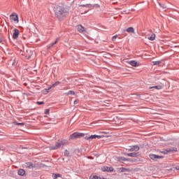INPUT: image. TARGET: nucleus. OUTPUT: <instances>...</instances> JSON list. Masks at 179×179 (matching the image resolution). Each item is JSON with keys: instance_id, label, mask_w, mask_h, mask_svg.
<instances>
[{"instance_id": "obj_1", "label": "nucleus", "mask_w": 179, "mask_h": 179, "mask_svg": "<svg viewBox=\"0 0 179 179\" xmlns=\"http://www.w3.org/2000/svg\"><path fill=\"white\" fill-rule=\"evenodd\" d=\"M55 13L57 17H63V16H66V10L62 6H57L55 8Z\"/></svg>"}, {"instance_id": "obj_2", "label": "nucleus", "mask_w": 179, "mask_h": 179, "mask_svg": "<svg viewBox=\"0 0 179 179\" xmlns=\"http://www.w3.org/2000/svg\"><path fill=\"white\" fill-rule=\"evenodd\" d=\"M69 142L66 140H59L57 142H56L55 145H52L50 147V150H57V149H59V148L62 146H66V145H69Z\"/></svg>"}, {"instance_id": "obj_3", "label": "nucleus", "mask_w": 179, "mask_h": 179, "mask_svg": "<svg viewBox=\"0 0 179 179\" xmlns=\"http://www.w3.org/2000/svg\"><path fill=\"white\" fill-rule=\"evenodd\" d=\"M83 136H85V134L76 132L70 135L69 139H78V138H83Z\"/></svg>"}, {"instance_id": "obj_4", "label": "nucleus", "mask_w": 179, "mask_h": 179, "mask_svg": "<svg viewBox=\"0 0 179 179\" xmlns=\"http://www.w3.org/2000/svg\"><path fill=\"white\" fill-rule=\"evenodd\" d=\"M101 138H103V136L94 134L91 136H87L85 137V139L86 141H90L93 139H101Z\"/></svg>"}, {"instance_id": "obj_5", "label": "nucleus", "mask_w": 179, "mask_h": 179, "mask_svg": "<svg viewBox=\"0 0 179 179\" xmlns=\"http://www.w3.org/2000/svg\"><path fill=\"white\" fill-rule=\"evenodd\" d=\"M10 19L15 23H19V15L16 13L11 14L10 16Z\"/></svg>"}, {"instance_id": "obj_6", "label": "nucleus", "mask_w": 179, "mask_h": 179, "mask_svg": "<svg viewBox=\"0 0 179 179\" xmlns=\"http://www.w3.org/2000/svg\"><path fill=\"white\" fill-rule=\"evenodd\" d=\"M20 33V32L19 31V29H14L13 33V38H14V40H16L17 38H18Z\"/></svg>"}, {"instance_id": "obj_7", "label": "nucleus", "mask_w": 179, "mask_h": 179, "mask_svg": "<svg viewBox=\"0 0 179 179\" xmlns=\"http://www.w3.org/2000/svg\"><path fill=\"white\" fill-rule=\"evenodd\" d=\"M140 148L138 145H133L130 148L127 149L129 152H138Z\"/></svg>"}, {"instance_id": "obj_8", "label": "nucleus", "mask_w": 179, "mask_h": 179, "mask_svg": "<svg viewBox=\"0 0 179 179\" xmlns=\"http://www.w3.org/2000/svg\"><path fill=\"white\" fill-rule=\"evenodd\" d=\"M150 159L152 160H157V159H163V156H159L157 155H149Z\"/></svg>"}, {"instance_id": "obj_9", "label": "nucleus", "mask_w": 179, "mask_h": 179, "mask_svg": "<svg viewBox=\"0 0 179 179\" xmlns=\"http://www.w3.org/2000/svg\"><path fill=\"white\" fill-rule=\"evenodd\" d=\"M125 155L128 156L129 157H138V156H139V152H134L131 153L125 154Z\"/></svg>"}, {"instance_id": "obj_10", "label": "nucleus", "mask_w": 179, "mask_h": 179, "mask_svg": "<svg viewBox=\"0 0 179 179\" xmlns=\"http://www.w3.org/2000/svg\"><path fill=\"white\" fill-rule=\"evenodd\" d=\"M76 29L79 33H83L85 31V28L82 25H77Z\"/></svg>"}, {"instance_id": "obj_11", "label": "nucleus", "mask_w": 179, "mask_h": 179, "mask_svg": "<svg viewBox=\"0 0 179 179\" xmlns=\"http://www.w3.org/2000/svg\"><path fill=\"white\" fill-rule=\"evenodd\" d=\"M166 151L167 152V153H173V152H177V148H167Z\"/></svg>"}, {"instance_id": "obj_12", "label": "nucleus", "mask_w": 179, "mask_h": 179, "mask_svg": "<svg viewBox=\"0 0 179 179\" xmlns=\"http://www.w3.org/2000/svg\"><path fill=\"white\" fill-rule=\"evenodd\" d=\"M103 171H114V168L113 167H108V166H104L102 169Z\"/></svg>"}, {"instance_id": "obj_13", "label": "nucleus", "mask_w": 179, "mask_h": 179, "mask_svg": "<svg viewBox=\"0 0 179 179\" xmlns=\"http://www.w3.org/2000/svg\"><path fill=\"white\" fill-rule=\"evenodd\" d=\"M129 160V159H127L124 157H117V162H128Z\"/></svg>"}, {"instance_id": "obj_14", "label": "nucleus", "mask_w": 179, "mask_h": 179, "mask_svg": "<svg viewBox=\"0 0 179 179\" xmlns=\"http://www.w3.org/2000/svg\"><path fill=\"white\" fill-rule=\"evenodd\" d=\"M58 85H59V82L57 81L51 87H50L48 90H46L47 92L48 93L50 92V90H51V89H52V87H55V86H58Z\"/></svg>"}, {"instance_id": "obj_15", "label": "nucleus", "mask_w": 179, "mask_h": 179, "mask_svg": "<svg viewBox=\"0 0 179 179\" xmlns=\"http://www.w3.org/2000/svg\"><path fill=\"white\" fill-rule=\"evenodd\" d=\"M149 89H156L157 90H161V89H163V86L156 85V86H153V87H149Z\"/></svg>"}, {"instance_id": "obj_16", "label": "nucleus", "mask_w": 179, "mask_h": 179, "mask_svg": "<svg viewBox=\"0 0 179 179\" xmlns=\"http://www.w3.org/2000/svg\"><path fill=\"white\" fill-rule=\"evenodd\" d=\"M126 31H127V33H135V29L134 27H130L126 29Z\"/></svg>"}, {"instance_id": "obj_17", "label": "nucleus", "mask_w": 179, "mask_h": 179, "mask_svg": "<svg viewBox=\"0 0 179 179\" xmlns=\"http://www.w3.org/2000/svg\"><path fill=\"white\" fill-rule=\"evenodd\" d=\"M59 41V38H57L55 42L52 43L50 45H48V48H51V47H54V45H55V44H57V43H58Z\"/></svg>"}, {"instance_id": "obj_18", "label": "nucleus", "mask_w": 179, "mask_h": 179, "mask_svg": "<svg viewBox=\"0 0 179 179\" xmlns=\"http://www.w3.org/2000/svg\"><path fill=\"white\" fill-rule=\"evenodd\" d=\"M18 176H24L26 174V171L24 169H20L18 170Z\"/></svg>"}, {"instance_id": "obj_19", "label": "nucleus", "mask_w": 179, "mask_h": 179, "mask_svg": "<svg viewBox=\"0 0 179 179\" xmlns=\"http://www.w3.org/2000/svg\"><path fill=\"white\" fill-rule=\"evenodd\" d=\"M155 38H156V34H152L151 36L148 37V40H150V41H154Z\"/></svg>"}, {"instance_id": "obj_20", "label": "nucleus", "mask_w": 179, "mask_h": 179, "mask_svg": "<svg viewBox=\"0 0 179 179\" xmlns=\"http://www.w3.org/2000/svg\"><path fill=\"white\" fill-rule=\"evenodd\" d=\"M90 179H103V178H101V177L97 176L96 175H91L90 176Z\"/></svg>"}, {"instance_id": "obj_21", "label": "nucleus", "mask_w": 179, "mask_h": 179, "mask_svg": "<svg viewBox=\"0 0 179 179\" xmlns=\"http://www.w3.org/2000/svg\"><path fill=\"white\" fill-rule=\"evenodd\" d=\"M13 124L14 125H20L21 127H24V122H13Z\"/></svg>"}, {"instance_id": "obj_22", "label": "nucleus", "mask_w": 179, "mask_h": 179, "mask_svg": "<svg viewBox=\"0 0 179 179\" xmlns=\"http://www.w3.org/2000/svg\"><path fill=\"white\" fill-rule=\"evenodd\" d=\"M130 65H131V66H137L138 65V62H136V61H131L130 62Z\"/></svg>"}, {"instance_id": "obj_23", "label": "nucleus", "mask_w": 179, "mask_h": 179, "mask_svg": "<svg viewBox=\"0 0 179 179\" xmlns=\"http://www.w3.org/2000/svg\"><path fill=\"white\" fill-rule=\"evenodd\" d=\"M119 171L120 173H124L125 171H128V169H127V168H120Z\"/></svg>"}, {"instance_id": "obj_24", "label": "nucleus", "mask_w": 179, "mask_h": 179, "mask_svg": "<svg viewBox=\"0 0 179 179\" xmlns=\"http://www.w3.org/2000/svg\"><path fill=\"white\" fill-rule=\"evenodd\" d=\"M58 177H61L60 174H53L52 178L53 179H57Z\"/></svg>"}, {"instance_id": "obj_25", "label": "nucleus", "mask_w": 179, "mask_h": 179, "mask_svg": "<svg viewBox=\"0 0 179 179\" xmlns=\"http://www.w3.org/2000/svg\"><path fill=\"white\" fill-rule=\"evenodd\" d=\"M160 64H162L161 61L153 62L154 65H160Z\"/></svg>"}, {"instance_id": "obj_26", "label": "nucleus", "mask_w": 179, "mask_h": 179, "mask_svg": "<svg viewBox=\"0 0 179 179\" xmlns=\"http://www.w3.org/2000/svg\"><path fill=\"white\" fill-rule=\"evenodd\" d=\"M9 64L10 65H13V66H15V59H11L9 61Z\"/></svg>"}, {"instance_id": "obj_27", "label": "nucleus", "mask_w": 179, "mask_h": 179, "mask_svg": "<svg viewBox=\"0 0 179 179\" xmlns=\"http://www.w3.org/2000/svg\"><path fill=\"white\" fill-rule=\"evenodd\" d=\"M69 96L70 95V94H73V95H75V92H73V91H72V90H70L69 92H68V94H67Z\"/></svg>"}, {"instance_id": "obj_28", "label": "nucleus", "mask_w": 179, "mask_h": 179, "mask_svg": "<svg viewBox=\"0 0 179 179\" xmlns=\"http://www.w3.org/2000/svg\"><path fill=\"white\" fill-rule=\"evenodd\" d=\"M64 156H69V151L66 150L64 152Z\"/></svg>"}, {"instance_id": "obj_29", "label": "nucleus", "mask_w": 179, "mask_h": 179, "mask_svg": "<svg viewBox=\"0 0 179 179\" xmlns=\"http://www.w3.org/2000/svg\"><path fill=\"white\" fill-rule=\"evenodd\" d=\"M117 37H118V36H117V35L113 36L112 41H115V40H117Z\"/></svg>"}, {"instance_id": "obj_30", "label": "nucleus", "mask_w": 179, "mask_h": 179, "mask_svg": "<svg viewBox=\"0 0 179 179\" xmlns=\"http://www.w3.org/2000/svg\"><path fill=\"white\" fill-rule=\"evenodd\" d=\"M45 114H46V115L50 114V109H46L45 112Z\"/></svg>"}, {"instance_id": "obj_31", "label": "nucleus", "mask_w": 179, "mask_h": 179, "mask_svg": "<svg viewBox=\"0 0 179 179\" xmlns=\"http://www.w3.org/2000/svg\"><path fill=\"white\" fill-rule=\"evenodd\" d=\"M37 103L38 104H39V106H41V104H44V102L43 101H38Z\"/></svg>"}, {"instance_id": "obj_32", "label": "nucleus", "mask_w": 179, "mask_h": 179, "mask_svg": "<svg viewBox=\"0 0 179 179\" xmlns=\"http://www.w3.org/2000/svg\"><path fill=\"white\" fill-rule=\"evenodd\" d=\"M162 6L163 9H166V8H167V6H166L165 5H162Z\"/></svg>"}, {"instance_id": "obj_33", "label": "nucleus", "mask_w": 179, "mask_h": 179, "mask_svg": "<svg viewBox=\"0 0 179 179\" xmlns=\"http://www.w3.org/2000/svg\"><path fill=\"white\" fill-rule=\"evenodd\" d=\"M78 103V101H74V104H76Z\"/></svg>"}, {"instance_id": "obj_34", "label": "nucleus", "mask_w": 179, "mask_h": 179, "mask_svg": "<svg viewBox=\"0 0 179 179\" xmlns=\"http://www.w3.org/2000/svg\"><path fill=\"white\" fill-rule=\"evenodd\" d=\"M176 170L179 171V166H176Z\"/></svg>"}, {"instance_id": "obj_35", "label": "nucleus", "mask_w": 179, "mask_h": 179, "mask_svg": "<svg viewBox=\"0 0 179 179\" xmlns=\"http://www.w3.org/2000/svg\"><path fill=\"white\" fill-rule=\"evenodd\" d=\"M82 6H87V5H82Z\"/></svg>"}, {"instance_id": "obj_36", "label": "nucleus", "mask_w": 179, "mask_h": 179, "mask_svg": "<svg viewBox=\"0 0 179 179\" xmlns=\"http://www.w3.org/2000/svg\"><path fill=\"white\" fill-rule=\"evenodd\" d=\"M29 58H30V56H29Z\"/></svg>"}]
</instances>
